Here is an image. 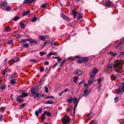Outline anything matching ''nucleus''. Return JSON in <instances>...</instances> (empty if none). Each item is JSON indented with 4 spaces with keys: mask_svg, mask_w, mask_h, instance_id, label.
<instances>
[{
    "mask_svg": "<svg viewBox=\"0 0 124 124\" xmlns=\"http://www.w3.org/2000/svg\"><path fill=\"white\" fill-rule=\"evenodd\" d=\"M114 69L116 72H117L118 71L121 70L122 69L121 62L117 61L114 64Z\"/></svg>",
    "mask_w": 124,
    "mask_h": 124,
    "instance_id": "obj_1",
    "label": "nucleus"
},
{
    "mask_svg": "<svg viewBox=\"0 0 124 124\" xmlns=\"http://www.w3.org/2000/svg\"><path fill=\"white\" fill-rule=\"evenodd\" d=\"M50 45L51 46L54 45L55 46H57L58 45L56 43L53 42L52 41H51Z\"/></svg>",
    "mask_w": 124,
    "mask_h": 124,
    "instance_id": "obj_33",
    "label": "nucleus"
},
{
    "mask_svg": "<svg viewBox=\"0 0 124 124\" xmlns=\"http://www.w3.org/2000/svg\"><path fill=\"white\" fill-rule=\"evenodd\" d=\"M107 71L108 72H110L112 70V65L111 64H108L107 67Z\"/></svg>",
    "mask_w": 124,
    "mask_h": 124,
    "instance_id": "obj_4",
    "label": "nucleus"
},
{
    "mask_svg": "<svg viewBox=\"0 0 124 124\" xmlns=\"http://www.w3.org/2000/svg\"><path fill=\"white\" fill-rule=\"evenodd\" d=\"M61 15L63 19H65V20H68V17L65 15L64 14H63V13H62Z\"/></svg>",
    "mask_w": 124,
    "mask_h": 124,
    "instance_id": "obj_16",
    "label": "nucleus"
},
{
    "mask_svg": "<svg viewBox=\"0 0 124 124\" xmlns=\"http://www.w3.org/2000/svg\"><path fill=\"white\" fill-rule=\"evenodd\" d=\"M19 19V17L17 16H15L14 17V18L13 19L14 21H16L18 20Z\"/></svg>",
    "mask_w": 124,
    "mask_h": 124,
    "instance_id": "obj_47",
    "label": "nucleus"
},
{
    "mask_svg": "<svg viewBox=\"0 0 124 124\" xmlns=\"http://www.w3.org/2000/svg\"><path fill=\"white\" fill-rule=\"evenodd\" d=\"M90 93V91L88 89H86L84 93L83 96L86 97Z\"/></svg>",
    "mask_w": 124,
    "mask_h": 124,
    "instance_id": "obj_5",
    "label": "nucleus"
},
{
    "mask_svg": "<svg viewBox=\"0 0 124 124\" xmlns=\"http://www.w3.org/2000/svg\"><path fill=\"white\" fill-rule=\"evenodd\" d=\"M89 118L88 119V120L91 119L93 116V115L92 113H89L88 115Z\"/></svg>",
    "mask_w": 124,
    "mask_h": 124,
    "instance_id": "obj_25",
    "label": "nucleus"
},
{
    "mask_svg": "<svg viewBox=\"0 0 124 124\" xmlns=\"http://www.w3.org/2000/svg\"><path fill=\"white\" fill-rule=\"evenodd\" d=\"M65 61V59L62 62H61V64H60V66H62L63 64L64 63V62Z\"/></svg>",
    "mask_w": 124,
    "mask_h": 124,
    "instance_id": "obj_59",
    "label": "nucleus"
},
{
    "mask_svg": "<svg viewBox=\"0 0 124 124\" xmlns=\"http://www.w3.org/2000/svg\"><path fill=\"white\" fill-rule=\"evenodd\" d=\"M19 59H18V60L17 59H16V60H15V59L13 58L11 59V61L13 62H17V61H18V60Z\"/></svg>",
    "mask_w": 124,
    "mask_h": 124,
    "instance_id": "obj_50",
    "label": "nucleus"
},
{
    "mask_svg": "<svg viewBox=\"0 0 124 124\" xmlns=\"http://www.w3.org/2000/svg\"><path fill=\"white\" fill-rule=\"evenodd\" d=\"M57 54L56 52H51L48 54L47 55V57L48 58L50 56L52 55H56Z\"/></svg>",
    "mask_w": 124,
    "mask_h": 124,
    "instance_id": "obj_12",
    "label": "nucleus"
},
{
    "mask_svg": "<svg viewBox=\"0 0 124 124\" xmlns=\"http://www.w3.org/2000/svg\"><path fill=\"white\" fill-rule=\"evenodd\" d=\"M54 103V101L51 100L47 101L46 102L47 104H52Z\"/></svg>",
    "mask_w": 124,
    "mask_h": 124,
    "instance_id": "obj_31",
    "label": "nucleus"
},
{
    "mask_svg": "<svg viewBox=\"0 0 124 124\" xmlns=\"http://www.w3.org/2000/svg\"><path fill=\"white\" fill-rule=\"evenodd\" d=\"M78 19H79L80 18H82L83 17V14L81 13H79L78 14Z\"/></svg>",
    "mask_w": 124,
    "mask_h": 124,
    "instance_id": "obj_39",
    "label": "nucleus"
},
{
    "mask_svg": "<svg viewBox=\"0 0 124 124\" xmlns=\"http://www.w3.org/2000/svg\"><path fill=\"white\" fill-rule=\"evenodd\" d=\"M122 91V90H121L120 89H117L116 92L117 94H118L119 93L121 92Z\"/></svg>",
    "mask_w": 124,
    "mask_h": 124,
    "instance_id": "obj_46",
    "label": "nucleus"
},
{
    "mask_svg": "<svg viewBox=\"0 0 124 124\" xmlns=\"http://www.w3.org/2000/svg\"><path fill=\"white\" fill-rule=\"evenodd\" d=\"M72 11L73 12V17L74 18H75L78 14V12H77L76 11L75 9H73L72 10Z\"/></svg>",
    "mask_w": 124,
    "mask_h": 124,
    "instance_id": "obj_10",
    "label": "nucleus"
},
{
    "mask_svg": "<svg viewBox=\"0 0 124 124\" xmlns=\"http://www.w3.org/2000/svg\"><path fill=\"white\" fill-rule=\"evenodd\" d=\"M90 124H97V122L96 121L94 120L92 121Z\"/></svg>",
    "mask_w": 124,
    "mask_h": 124,
    "instance_id": "obj_51",
    "label": "nucleus"
},
{
    "mask_svg": "<svg viewBox=\"0 0 124 124\" xmlns=\"http://www.w3.org/2000/svg\"><path fill=\"white\" fill-rule=\"evenodd\" d=\"M90 80L93 79L95 77V75L91 73H90Z\"/></svg>",
    "mask_w": 124,
    "mask_h": 124,
    "instance_id": "obj_17",
    "label": "nucleus"
},
{
    "mask_svg": "<svg viewBox=\"0 0 124 124\" xmlns=\"http://www.w3.org/2000/svg\"><path fill=\"white\" fill-rule=\"evenodd\" d=\"M42 109L40 108L39 109V113H40L42 112Z\"/></svg>",
    "mask_w": 124,
    "mask_h": 124,
    "instance_id": "obj_62",
    "label": "nucleus"
},
{
    "mask_svg": "<svg viewBox=\"0 0 124 124\" xmlns=\"http://www.w3.org/2000/svg\"><path fill=\"white\" fill-rule=\"evenodd\" d=\"M46 36H39V38L41 40L43 41L45 40V37H46Z\"/></svg>",
    "mask_w": 124,
    "mask_h": 124,
    "instance_id": "obj_14",
    "label": "nucleus"
},
{
    "mask_svg": "<svg viewBox=\"0 0 124 124\" xmlns=\"http://www.w3.org/2000/svg\"><path fill=\"white\" fill-rule=\"evenodd\" d=\"M21 98L20 97V96L17 98L16 99L17 101L19 102H20V101L21 100Z\"/></svg>",
    "mask_w": 124,
    "mask_h": 124,
    "instance_id": "obj_44",
    "label": "nucleus"
},
{
    "mask_svg": "<svg viewBox=\"0 0 124 124\" xmlns=\"http://www.w3.org/2000/svg\"><path fill=\"white\" fill-rule=\"evenodd\" d=\"M7 4V2L6 1H4L1 4V5L4 6H6V5Z\"/></svg>",
    "mask_w": 124,
    "mask_h": 124,
    "instance_id": "obj_29",
    "label": "nucleus"
},
{
    "mask_svg": "<svg viewBox=\"0 0 124 124\" xmlns=\"http://www.w3.org/2000/svg\"><path fill=\"white\" fill-rule=\"evenodd\" d=\"M44 68L43 67H41L40 68V71L41 72L43 71L44 70Z\"/></svg>",
    "mask_w": 124,
    "mask_h": 124,
    "instance_id": "obj_61",
    "label": "nucleus"
},
{
    "mask_svg": "<svg viewBox=\"0 0 124 124\" xmlns=\"http://www.w3.org/2000/svg\"><path fill=\"white\" fill-rule=\"evenodd\" d=\"M77 98L75 97L73 99V102L74 104H76L77 102Z\"/></svg>",
    "mask_w": 124,
    "mask_h": 124,
    "instance_id": "obj_18",
    "label": "nucleus"
},
{
    "mask_svg": "<svg viewBox=\"0 0 124 124\" xmlns=\"http://www.w3.org/2000/svg\"><path fill=\"white\" fill-rule=\"evenodd\" d=\"M98 71V69L96 68H95L92 70L90 73L93 74H96L97 73Z\"/></svg>",
    "mask_w": 124,
    "mask_h": 124,
    "instance_id": "obj_9",
    "label": "nucleus"
},
{
    "mask_svg": "<svg viewBox=\"0 0 124 124\" xmlns=\"http://www.w3.org/2000/svg\"><path fill=\"white\" fill-rule=\"evenodd\" d=\"M38 89L37 87L31 88V91L33 95L35 94L38 91Z\"/></svg>",
    "mask_w": 124,
    "mask_h": 124,
    "instance_id": "obj_3",
    "label": "nucleus"
},
{
    "mask_svg": "<svg viewBox=\"0 0 124 124\" xmlns=\"http://www.w3.org/2000/svg\"><path fill=\"white\" fill-rule=\"evenodd\" d=\"M82 59L84 62L85 61H87L88 60L87 58L85 57H84Z\"/></svg>",
    "mask_w": 124,
    "mask_h": 124,
    "instance_id": "obj_48",
    "label": "nucleus"
},
{
    "mask_svg": "<svg viewBox=\"0 0 124 124\" xmlns=\"http://www.w3.org/2000/svg\"><path fill=\"white\" fill-rule=\"evenodd\" d=\"M72 100H73L72 98L71 97L70 98L69 100H67V101L69 103L71 104L72 101Z\"/></svg>",
    "mask_w": 124,
    "mask_h": 124,
    "instance_id": "obj_32",
    "label": "nucleus"
},
{
    "mask_svg": "<svg viewBox=\"0 0 124 124\" xmlns=\"http://www.w3.org/2000/svg\"><path fill=\"white\" fill-rule=\"evenodd\" d=\"M74 73L79 76L81 75L83 73V72L80 69L74 71Z\"/></svg>",
    "mask_w": 124,
    "mask_h": 124,
    "instance_id": "obj_6",
    "label": "nucleus"
},
{
    "mask_svg": "<svg viewBox=\"0 0 124 124\" xmlns=\"http://www.w3.org/2000/svg\"><path fill=\"white\" fill-rule=\"evenodd\" d=\"M46 7V5L45 4H43L41 6V7L43 8H45Z\"/></svg>",
    "mask_w": 124,
    "mask_h": 124,
    "instance_id": "obj_55",
    "label": "nucleus"
},
{
    "mask_svg": "<svg viewBox=\"0 0 124 124\" xmlns=\"http://www.w3.org/2000/svg\"><path fill=\"white\" fill-rule=\"evenodd\" d=\"M6 85H3L0 87V88L1 89H4L5 88Z\"/></svg>",
    "mask_w": 124,
    "mask_h": 124,
    "instance_id": "obj_40",
    "label": "nucleus"
},
{
    "mask_svg": "<svg viewBox=\"0 0 124 124\" xmlns=\"http://www.w3.org/2000/svg\"><path fill=\"white\" fill-rule=\"evenodd\" d=\"M7 70L6 69H5L3 72L2 73V75H5V73L7 72Z\"/></svg>",
    "mask_w": 124,
    "mask_h": 124,
    "instance_id": "obj_56",
    "label": "nucleus"
},
{
    "mask_svg": "<svg viewBox=\"0 0 124 124\" xmlns=\"http://www.w3.org/2000/svg\"><path fill=\"white\" fill-rule=\"evenodd\" d=\"M15 77V75L14 74H13L10 75L9 76V79H11V78H14Z\"/></svg>",
    "mask_w": 124,
    "mask_h": 124,
    "instance_id": "obj_41",
    "label": "nucleus"
},
{
    "mask_svg": "<svg viewBox=\"0 0 124 124\" xmlns=\"http://www.w3.org/2000/svg\"><path fill=\"white\" fill-rule=\"evenodd\" d=\"M115 102H116L118 100V98L117 97H115Z\"/></svg>",
    "mask_w": 124,
    "mask_h": 124,
    "instance_id": "obj_58",
    "label": "nucleus"
},
{
    "mask_svg": "<svg viewBox=\"0 0 124 124\" xmlns=\"http://www.w3.org/2000/svg\"><path fill=\"white\" fill-rule=\"evenodd\" d=\"M112 3L109 0L108 1L105 3V5L106 6L110 7Z\"/></svg>",
    "mask_w": 124,
    "mask_h": 124,
    "instance_id": "obj_11",
    "label": "nucleus"
},
{
    "mask_svg": "<svg viewBox=\"0 0 124 124\" xmlns=\"http://www.w3.org/2000/svg\"><path fill=\"white\" fill-rule=\"evenodd\" d=\"M90 80H89L88 81V84H89V85H90V84L93 83L95 81V80L94 79H91Z\"/></svg>",
    "mask_w": 124,
    "mask_h": 124,
    "instance_id": "obj_28",
    "label": "nucleus"
},
{
    "mask_svg": "<svg viewBox=\"0 0 124 124\" xmlns=\"http://www.w3.org/2000/svg\"><path fill=\"white\" fill-rule=\"evenodd\" d=\"M29 39H22L21 41L20 42L21 43H22L23 42H25L27 41H29Z\"/></svg>",
    "mask_w": 124,
    "mask_h": 124,
    "instance_id": "obj_19",
    "label": "nucleus"
},
{
    "mask_svg": "<svg viewBox=\"0 0 124 124\" xmlns=\"http://www.w3.org/2000/svg\"><path fill=\"white\" fill-rule=\"evenodd\" d=\"M30 12V11L29 10L23 12V13L22 16H27L28 14Z\"/></svg>",
    "mask_w": 124,
    "mask_h": 124,
    "instance_id": "obj_15",
    "label": "nucleus"
},
{
    "mask_svg": "<svg viewBox=\"0 0 124 124\" xmlns=\"http://www.w3.org/2000/svg\"><path fill=\"white\" fill-rule=\"evenodd\" d=\"M28 95V94L27 93L23 92L22 93V94L20 96V97L21 98H23L26 97Z\"/></svg>",
    "mask_w": 124,
    "mask_h": 124,
    "instance_id": "obj_8",
    "label": "nucleus"
},
{
    "mask_svg": "<svg viewBox=\"0 0 124 124\" xmlns=\"http://www.w3.org/2000/svg\"><path fill=\"white\" fill-rule=\"evenodd\" d=\"M25 105V103H23L20 105L19 106V108L20 109L22 108Z\"/></svg>",
    "mask_w": 124,
    "mask_h": 124,
    "instance_id": "obj_36",
    "label": "nucleus"
},
{
    "mask_svg": "<svg viewBox=\"0 0 124 124\" xmlns=\"http://www.w3.org/2000/svg\"><path fill=\"white\" fill-rule=\"evenodd\" d=\"M103 78H99L98 80V83L99 84H100L101 83V81L103 80Z\"/></svg>",
    "mask_w": 124,
    "mask_h": 124,
    "instance_id": "obj_35",
    "label": "nucleus"
},
{
    "mask_svg": "<svg viewBox=\"0 0 124 124\" xmlns=\"http://www.w3.org/2000/svg\"><path fill=\"white\" fill-rule=\"evenodd\" d=\"M29 41H30V43L31 44L33 43H37V41L34 39H29Z\"/></svg>",
    "mask_w": 124,
    "mask_h": 124,
    "instance_id": "obj_13",
    "label": "nucleus"
},
{
    "mask_svg": "<svg viewBox=\"0 0 124 124\" xmlns=\"http://www.w3.org/2000/svg\"><path fill=\"white\" fill-rule=\"evenodd\" d=\"M78 77H75L74 78L73 81L75 82H76L77 80Z\"/></svg>",
    "mask_w": 124,
    "mask_h": 124,
    "instance_id": "obj_43",
    "label": "nucleus"
},
{
    "mask_svg": "<svg viewBox=\"0 0 124 124\" xmlns=\"http://www.w3.org/2000/svg\"><path fill=\"white\" fill-rule=\"evenodd\" d=\"M110 78L112 80H114L116 78V76L114 75H111Z\"/></svg>",
    "mask_w": 124,
    "mask_h": 124,
    "instance_id": "obj_27",
    "label": "nucleus"
},
{
    "mask_svg": "<svg viewBox=\"0 0 124 124\" xmlns=\"http://www.w3.org/2000/svg\"><path fill=\"white\" fill-rule=\"evenodd\" d=\"M37 18L36 16H34L33 17L31 20V21L32 22H35Z\"/></svg>",
    "mask_w": 124,
    "mask_h": 124,
    "instance_id": "obj_34",
    "label": "nucleus"
},
{
    "mask_svg": "<svg viewBox=\"0 0 124 124\" xmlns=\"http://www.w3.org/2000/svg\"><path fill=\"white\" fill-rule=\"evenodd\" d=\"M109 54L113 56H115L117 55V53H114L112 52H110Z\"/></svg>",
    "mask_w": 124,
    "mask_h": 124,
    "instance_id": "obj_21",
    "label": "nucleus"
},
{
    "mask_svg": "<svg viewBox=\"0 0 124 124\" xmlns=\"http://www.w3.org/2000/svg\"><path fill=\"white\" fill-rule=\"evenodd\" d=\"M47 99H54V97L53 96H47Z\"/></svg>",
    "mask_w": 124,
    "mask_h": 124,
    "instance_id": "obj_38",
    "label": "nucleus"
},
{
    "mask_svg": "<svg viewBox=\"0 0 124 124\" xmlns=\"http://www.w3.org/2000/svg\"><path fill=\"white\" fill-rule=\"evenodd\" d=\"M15 82H16L15 80L14 79H12L10 81V83L13 85L14 84Z\"/></svg>",
    "mask_w": 124,
    "mask_h": 124,
    "instance_id": "obj_23",
    "label": "nucleus"
},
{
    "mask_svg": "<svg viewBox=\"0 0 124 124\" xmlns=\"http://www.w3.org/2000/svg\"><path fill=\"white\" fill-rule=\"evenodd\" d=\"M20 25L22 28H24L25 27L24 24L23 23H21L20 24Z\"/></svg>",
    "mask_w": 124,
    "mask_h": 124,
    "instance_id": "obj_49",
    "label": "nucleus"
},
{
    "mask_svg": "<svg viewBox=\"0 0 124 124\" xmlns=\"http://www.w3.org/2000/svg\"><path fill=\"white\" fill-rule=\"evenodd\" d=\"M6 6V8H5V10L8 11H9V10L11 9V8L10 6Z\"/></svg>",
    "mask_w": 124,
    "mask_h": 124,
    "instance_id": "obj_20",
    "label": "nucleus"
},
{
    "mask_svg": "<svg viewBox=\"0 0 124 124\" xmlns=\"http://www.w3.org/2000/svg\"><path fill=\"white\" fill-rule=\"evenodd\" d=\"M23 46L25 47L26 48H27L29 46V45L27 43H25L23 44Z\"/></svg>",
    "mask_w": 124,
    "mask_h": 124,
    "instance_id": "obj_37",
    "label": "nucleus"
},
{
    "mask_svg": "<svg viewBox=\"0 0 124 124\" xmlns=\"http://www.w3.org/2000/svg\"><path fill=\"white\" fill-rule=\"evenodd\" d=\"M46 53L44 52H41L39 53V55L40 56H42L46 54Z\"/></svg>",
    "mask_w": 124,
    "mask_h": 124,
    "instance_id": "obj_42",
    "label": "nucleus"
},
{
    "mask_svg": "<svg viewBox=\"0 0 124 124\" xmlns=\"http://www.w3.org/2000/svg\"><path fill=\"white\" fill-rule=\"evenodd\" d=\"M56 58L58 59L57 61L58 62H60L61 61L62 59L59 58L58 57H55Z\"/></svg>",
    "mask_w": 124,
    "mask_h": 124,
    "instance_id": "obj_52",
    "label": "nucleus"
},
{
    "mask_svg": "<svg viewBox=\"0 0 124 124\" xmlns=\"http://www.w3.org/2000/svg\"><path fill=\"white\" fill-rule=\"evenodd\" d=\"M45 91L46 93H48V90L47 87H45Z\"/></svg>",
    "mask_w": 124,
    "mask_h": 124,
    "instance_id": "obj_57",
    "label": "nucleus"
},
{
    "mask_svg": "<svg viewBox=\"0 0 124 124\" xmlns=\"http://www.w3.org/2000/svg\"><path fill=\"white\" fill-rule=\"evenodd\" d=\"M121 90L122 91H124V85H123L122 86Z\"/></svg>",
    "mask_w": 124,
    "mask_h": 124,
    "instance_id": "obj_64",
    "label": "nucleus"
},
{
    "mask_svg": "<svg viewBox=\"0 0 124 124\" xmlns=\"http://www.w3.org/2000/svg\"><path fill=\"white\" fill-rule=\"evenodd\" d=\"M29 60L31 62H33L35 63L37 62H38V61L35 59H30Z\"/></svg>",
    "mask_w": 124,
    "mask_h": 124,
    "instance_id": "obj_30",
    "label": "nucleus"
},
{
    "mask_svg": "<svg viewBox=\"0 0 124 124\" xmlns=\"http://www.w3.org/2000/svg\"><path fill=\"white\" fill-rule=\"evenodd\" d=\"M78 101L77 102V103H76V104H75V107H74V110H75L77 107V105L78 104Z\"/></svg>",
    "mask_w": 124,
    "mask_h": 124,
    "instance_id": "obj_60",
    "label": "nucleus"
},
{
    "mask_svg": "<svg viewBox=\"0 0 124 124\" xmlns=\"http://www.w3.org/2000/svg\"><path fill=\"white\" fill-rule=\"evenodd\" d=\"M10 31V26H8V27L6 28L5 30V31L7 32L9 31Z\"/></svg>",
    "mask_w": 124,
    "mask_h": 124,
    "instance_id": "obj_26",
    "label": "nucleus"
},
{
    "mask_svg": "<svg viewBox=\"0 0 124 124\" xmlns=\"http://www.w3.org/2000/svg\"><path fill=\"white\" fill-rule=\"evenodd\" d=\"M77 62L78 63L80 64L83 63L84 62L82 59H79L77 61Z\"/></svg>",
    "mask_w": 124,
    "mask_h": 124,
    "instance_id": "obj_24",
    "label": "nucleus"
},
{
    "mask_svg": "<svg viewBox=\"0 0 124 124\" xmlns=\"http://www.w3.org/2000/svg\"><path fill=\"white\" fill-rule=\"evenodd\" d=\"M70 120V117L67 115L65 116L62 118V122L63 124H65L68 122Z\"/></svg>",
    "mask_w": 124,
    "mask_h": 124,
    "instance_id": "obj_2",
    "label": "nucleus"
},
{
    "mask_svg": "<svg viewBox=\"0 0 124 124\" xmlns=\"http://www.w3.org/2000/svg\"><path fill=\"white\" fill-rule=\"evenodd\" d=\"M34 95H35L34 97V98L35 99H39V98L41 96V94L40 93H36V94Z\"/></svg>",
    "mask_w": 124,
    "mask_h": 124,
    "instance_id": "obj_7",
    "label": "nucleus"
},
{
    "mask_svg": "<svg viewBox=\"0 0 124 124\" xmlns=\"http://www.w3.org/2000/svg\"><path fill=\"white\" fill-rule=\"evenodd\" d=\"M45 115H43V114H42V117H41V119L42 120H44L45 118V117L44 116Z\"/></svg>",
    "mask_w": 124,
    "mask_h": 124,
    "instance_id": "obj_53",
    "label": "nucleus"
},
{
    "mask_svg": "<svg viewBox=\"0 0 124 124\" xmlns=\"http://www.w3.org/2000/svg\"><path fill=\"white\" fill-rule=\"evenodd\" d=\"M46 115L48 116H49L51 115V113H50L49 112L46 111H45L43 113L44 115Z\"/></svg>",
    "mask_w": 124,
    "mask_h": 124,
    "instance_id": "obj_22",
    "label": "nucleus"
},
{
    "mask_svg": "<svg viewBox=\"0 0 124 124\" xmlns=\"http://www.w3.org/2000/svg\"><path fill=\"white\" fill-rule=\"evenodd\" d=\"M69 89H68V88H66V89H64V90L63 91H64V92L65 93L68 92L69 91Z\"/></svg>",
    "mask_w": 124,
    "mask_h": 124,
    "instance_id": "obj_63",
    "label": "nucleus"
},
{
    "mask_svg": "<svg viewBox=\"0 0 124 124\" xmlns=\"http://www.w3.org/2000/svg\"><path fill=\"white\" fill-rule=\"evenodd\" d=\"M50 42V41H49V42H48V41H46L44 43V44L43 45V46L44 47L45 46L46 44H49Z\"/></svg>",
    "mask_w": 124,
    "mask_h": 124,
    "instance_id": "obj_54",
    "label": "nucleus"
},
{
    "mask_svg": "<svg viewBox=\"0 0 124 124\" xmlns=\"http://www.w3.org/2000/svg\"><path fill=\"white\" fill-rule=\"evenodd\" d=\"M7 43L8 44H12L13 43V41L12 40H9L7 41Z\"/></svg>",
    "mask_w": 124,
    "mask_h": 124,
    "instance_id": "obj_45",
    "label": "nucleus"
}]
</instances>
